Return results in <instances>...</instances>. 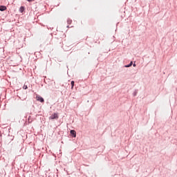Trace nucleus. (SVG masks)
<instances>
[{
	"instance_id": "f257e3e1",
	"label": "nucleus",
	"mask_w": 177,
	"mask_h": 177,
	"mask_svg": "<svg viewBox=\"0 0 177 177\" xmlns=\"http://www.w3.org/2000/svg\"><path fill=\"white\" fill-rule=\"evenodd\" d=\"M36 99L38 102H41V103H44L45 102L42 97L39 95H37Z\"/></svg>"
},
{
	"instance_id": "f03ea898",
	"label": "nucleus",
	"mask_w": 177,
	"mask_h": 177,
	"mask_svg": "<svg viewBox=\"0 0 177 177\" xmlns=\"http://www.w3.org/2000/svg\"><path fill=\"white\" fill-rule=\"evenodd\" d=\"M57 118H59V116L57 115V113H53V114L50 117V120H56Z\"/></svg>"
},
{
	"instance_id": "7ed1b4c3",
	"label": "nucleus",
	"mask_w": 177,
	"mask_h": 177,
	"mask_svg": "<svg viewBox=\"0 0 177 177\" xmlns=\"http://www.w3.org/2000/svg\"><path fill=\"white\" fill-rule=\"evenodd\" d=\"M71 134L73 135V138H76L77 137V132H75V130H71Z\"/></svg>"
},
{
	"instance_id": "20e7f679",
	"label": "nucleus",
	"mask_w": 177,
	"mask_h": 177,
	"mask_svg": "<svg viewBox=\"0 0 177 177\" xmlns=\"http://www.w3.org/2000/svg\"><path fill=\"white\" fill-rule=\"evenodd\" d=\"M7 8L5 6H0V10L1 12H3L4 10H6Z\"/></svg>"
},
{
	"instance_id": "39448f33",
	"label": "nucleus",
	"mask_w": 177,
	"mask_h": 177,
	"mask_svg": "<svg viewBox=\"0 0 177 177\" xmlns=\"http://www.w3.org/2000/svg\"><path fill=\"white\" fill-rule=\"evenodd\" d=\"M19 12H21V13H23V12H24V6L20 7Z\"/></svg>"
},
{
	"instance_id": "423d86ee",
	"label": "nucleus",
	"mask_w": 177,
	"mask_h": 177,
	"mask_svg": "<svg viewBox=\"0 0 177 177\" xmlns=\"http://www.w3.org/2000/svg\"><path fill=\"white\" fill-rule=\"evenodd\" d=\"M71 89H73L74 88V81L71 82Z\"/></svg>"
},
{
	"instance_id": "0eeeda50",
	"label": "nucleus",
	"mask_w": 177,
	"mask_h": 177,
	"mask_svg": "<svg viewBox=\"0 0 177 177\" xmlns=\"http://www.w3.org/2000/svg\"><path fill=\"white\" fill-rule=\"evenodd\" d=\"M133 64V62H131L130 64L129 65H126L125 67L128 68V67H131Z\"/></svg>"
},
{
	"instance_id": "6e6552de",
	"label": "nucleus",
	"mask_w": 177,
	"mask_h": 177,
	"mask_svg": "<svg viewBox=\"0 0 177 177\" xmlns=\"http://www.w3.org/2000/svg\"><path fill=\"white\" fill-rule=\"evenodd\" d=\"M31 116H29V118H28V122H30V123H31V122H32V120H31Z\"/></svg>"
},
{
	"instance_id": "1a4fd4ad",
	"label": "nucleus",
	"mask_w": 177,
	"mask_h": 177,
	"mask_svg": "<svg viewBox=\"0 0 177 177\" xmlns=\"http://www.w3.org/2000/svg\"><path fill=\"white\" fill-rule=\"evenodd\" d=\"M28 88L27 85H24L23 86V89H28Z\"/></svg>"
},
{
	"instance_id": "9d476101",
	"label": "nucleus",
	"mask_w": 177,
	"mask_h": 177,
	"mask_svg": "<svg viewBox=\"0 0 177 177\" xmlns=\"http://www.w3.org/2000/svg\"><path fill=\"white\" fill-rule=\"evenodd\" d=\"M133 67H136V64H133Z\"/></svg>"
}]
</instances>
